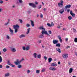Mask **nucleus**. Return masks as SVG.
Listing matches in <instances>:
<instances>
[{"label":"nucleus","instance_id":"obj_1","mask_svg":"<svg viewBox=\"0 0 77 77\" xmlns=\"http://www.w3.org/2000/svg\"><path fill=\"white\" fill-rule=\"evenodd\" d=\"M13 27L14 29L15 33H17L18 32V30L19 29V26L18 25H14L13 26Z\"/></svg>","mask_w":77,"mask_h":77},{"label":"nucleus","instance_id":"obj_2","mask_svg":"<svg viewBox=\"0 0 77 77\" xmlns=\"http://www.w3.org/2000/svg\"><path fill=\"white\" fill-rule=\"evenodd\" d=\"M24 60V58H22L21 60L19 61V59H17L16 61L14 62V63H15V65H17L19 64H20L21 62H22V61H23Z\"/></svg>","mask_w":77,"mask_h":77},{"label":"nucleus","instance_id":"obj_3","mask_svg":"<svg viewBox=\"0 0 77 77\" xmlns=\"http://www.w3.org/2000/svg\"><path fill=\"white\" fill-rule=\"evenodd\" d=\"M42 35H47L48 36H50V35L47 33V31L45 30V29L44 28L42 29Z\"/></svg>","mask_w":77,"mask_h":77},{"label":"nucleus","instance_id":"obj_4","mask_svg":"<svg viewBox=\"0 0 77 77\" xmlns=\"http://www.w3.org/2000/svg\"><path fill=\"white\" fill-rule=\"evenodd\" d=\"M30 46H28L26 47V48L24 46L23 47V50H26V51H28L30 50Z\"/></svg>","mask_w":77,"mask_h":77},{"label":"nucleus","instance_id":"obj_5","mask_svg":"<svg viewBox=\"0 0 77 77\" xmlns=\"http://www.w3.org/2000/svg\"><path fill=\"white\" fill-rule=\"evenodd\" d=\"M63 0H61L60 1V2L58 3V6L59 7H62L63 6Z\"/></svg>","mask_w":77,"mask_h":77},{"label":"nucleus","instance_id":"obj_6","mask_svg":"<svg viewBox=\"0 0 77 77\" xmlns=\"http://www.w3.org/2000/svg\"><path fill=\"white\" fill-rule=\"evenodd\" d=\"M62 57L64 59H67L68 57V54H65L62 55Z\"/></svg>","mask_w":77,"mask_h":77},{"label":"nucleus","instance_id":"obj_7","mask_svg":"<svg viewBox=\"0 0 77 77\" xmlns=\"http://www.w3.org/2000/svg\"><path fill=\"white\" fill-rule=\"evenodd\" d=\"M71 7V5H66L65 6L64 9L65 11H66L67 8H70Z\"/></svg>","mask_w":77,"mask_h":77},{"label":"nucleus","instance_id":"obj_8","mask_svg":"<svg viewBox=\"0 0 77 77\" xmlns=\"http://www.w3.org/2000/svg\"><path fill=\"white\" fill-rule=\"evenodd\" d=\"M29 5L30 6H32V7L34 8H36V5L33 3H29Z\"/></svg>","mask_w":77,"mask_h":77},{"label":"nucleus","instance_id":"obj_9","mask_svg":"<svg viewBox=\"0 0 77 77\" xmlns=\"http://www.w3.org/2000/svg\"><path fill=\"white\" fill-rule=\"evenodd\" d=\"M7 64L8 65H10L12 67H15V65H14L10 63V61L9 60H8L7 62Z\"/></svg>","mask_w":77,"mask_h":77},{"label":"nucleus","instance_id":"obj_10","mask_svg":"<svg viewBox=\"0 0 77 77\" xmlns=\"http://www.w3.org/2000/svg\"><path fill=\"white\" fill-rule=\"evenodd\" d=\"M51 66H57V64L56 62L52 63L51 64Z\"/></svg>","mask_w":77,"mask_h":77},{"label":"nucleus","instance_id":"obj_11","mask_svg":"<svg viewBox=\"0 0 77 77\" xmlns=\"http://www.w3.org/2000/svg\"><path fill=\"white\" fill-rule=\"evenodd\" d=\"M53 42L54 44H57V42H59V40H54L53 41Z\"/></svg>","mask_w":77,"mask_h":77},{"label":"nucleus","instance_id":"obj_12","mask_svg":"<svg viewBox=\"0 0 77 77\" xmlns=\"http://www.w3.org/2000/svg\"><path fill=\"white\" fill-rule=\"evenodd\" d=\"M59 12L60 14H62L63 12H64V9L63 8H62V9H61L60 11Z\"/></svg>","mask_w":77,"mask_h":77},{"label":"nucleus","instance_id":"obj_13","mask_svg":"<svg viewBox=\"0 0 77 77\" xmlns=\"http://www.w3.org/2000/svg\"><path fill=\"white\" fill-rule=\"evenodd\" d=\"M50 70H52V71H55L56 69L55 67H50V68L49 69Z\"/></svg>","mask_w":77,"mask_h":77},{"label":"nucleus","instance_id":"obj_14","mask_svg":"<svg viewBox=\"0 0 77 77\" xmlns=\"http://www.w3.org/2000/svg\"><path fill=\"white\" fill-rule=\"evenodd\" d=\"M11 50L12 51V52H15L16 51V49L14 48H11Z\"/></svg>","mask_w":77,"mask_h":77},{"label":"nucleus","instance_id":"obj_15","mask_svg":"<svg viewBox=\"0 0 77 77\" xmlns=\"http://www.w3.org/2000/svg\"><path fill=\"white\" fill-rule=\"evenodd\" d=\"M31 24L32 27H34L35 26V25L34 24V22L32 20H30Z\"/></svg>","mask_w":77,"mask_h":77},{"label":"nucleus","instance_id":"obj_16","mask_svg":"<svg viewBox=\"0 0 77 77\" xmlns=\"http://www.w3.org/2000/svg\"><path fill=\"white\" fill-rule=\"evenodd\" d=\"M26 37V35L24 34H22L19 36L20 38H24Z\"/></svg>","mask_w":77,"mask_h":77},{"label":"nucleus","instance_id":"obj_17","mask_svg":"<svg viewBox=\"0 0 77 77\" xmlns=\"http://www.w3.org/2000/svg\"><path fill=\"white\" fill-rule=\"evenodd\" d=\"M72 71H73V69L72 68H70L69 70V73H70V74H71V73H72Z\"/></svg>","mask_w":77,"mask_h":77},{"label":"nucleus","instance_id":"obj_18","mask_svg":"<svg viewBox=\"0 0 77 77\" xmlns=\"http://www.w3.org/2000/svg\"><path fill=\"white\" fill-rule=\"evenodd\" d=\"M30 28H28L27 29V32L26 33V35H28L30 32Z\"/></svg>","mask_w":77,"mask_h":77},{"label":"nucleus","instance_id":"obj_19","mask_svg":"<svg viewBox=\"0 0 77 77\" xmlns=\"http://www.w3.org/2000/svg\"><path fill=\"white\" fill-rule=\"evenodd\" d=\"M9 31L11 33V34H12V35H13V32H14V31L13 30L11 29V28H9Z\"/></svg>","mask_w":77,"mask_h":77},{"label":"nucleus","instance_id":"obj_20","mask_svg":"<svg viewBox=\"0 0 77 77\" xmlns=\"http://www.w3.org/2000/svg\"><path fill=\"white\" fill-rule=\"evenodd\" d=\"M56 50L59 53H61V51H60V49L59 48H56Z\"/></svg>","mask_w":77,"mask_h":77},{"label":"nucleus","instance_id":"obj_21","mask_svg":"<svg viewBox=\"0 0 77 77\" xmlns=\"http://www.w3.org/2000/svg\"><path fill=\"white\" fill-rule=\"evenodd\" d=\"M57 38L58 39H60V42H62V38L61 37H60V36H57Z\"/></svg>","mask_w":77,"mask_h":77},{"label":"nucleus","instance_id":"obj_22","mask_svg":"<svg viewBox=\"0 0 77 77\" xmlns=\"http://www.w3.org/2000/svg\"><path fill=\"white\" fill-rule=\"evenodd\" d=\"M48 60L49 62H51L52 61V58L51 57H50L48 59Z\"/></svg>","mask_w":77,"mask_h":77},{"label":"nucleus","instance_id":"obj_23","mask_svg":"<svg viewBox=\"0 0 77 77\" xmlns=\"http://www.w3.org/2000/svg\"><path fill=\"white\" fill-rule=\"evenodd\" d=\"M9 76V73H7L5 74V77H8V76Z\"/></svg>","mask_w":77,"mask_h":77},{"label":"nucleus","instance_id":"obj_24","mask_svg":"<svg viewBox=\"0 0 77 77\" xmlns=\"http://www.w3.org/2000/svg\"><path fill=\"white\" fill-rule=\"evenodd\" d=\"M39 37L40 38H44V35L43 34H42L39 36Z\"/></svg>","mask_w":77,"mask_h":77},{"label":"nucleus","instance_id":"obj_25","mask_svg":"<svg viewBox=\"0 0 77 77\" xmlns=\"http://www.w3.org/2000/svg\"><path fill=\"white\" fill-rule=\"evenodd\" d=\"M2 60L3 59H2V57L1 56H0V63H1L2 62Z\"/></svg>","mask_w":77,"mask_h":77},{"label":"nucleus","instance_id":"obj_26","mask_svg":"<svg viewBox=\"0 0 77 77\" xmlns=\"http://www.w3.org/2000/svg\"><path fill=\"white\" fill-rule=\"evenodd\" d=\"M56 47H60V45L59 43H58L56 45Z\"/></svg>","mask_w":77,"mask_h":77},{"label":"nucleus","instance_id":"obj_27","mask_svg":"<svg viewBox=\"0 0 77 77\" xmlns=\"http://www.w3.org/2000/svg\"><path fill=\"white\" fill-rule=\"evenodd\" d=\"M33 56L35 58H36V56H37V54H36V53H35L33 54Z\"/></svg>","mask_w":77,"mask_h":77},{"label":"nucleus","instance_id":"obj_28","mask_svg":"<svg viewBox=\"0 0 77 77\" xmlns=\"http://www.w3.org/2000/svg\"><path fill=\"white\" fill-rule=\"evenodd\" d=\"M73 32H74V33H76L77 32V31H76V29L74 28L73 29Z\"/></svg>","mask_w":77,"mask_h":77},{"label":"nucleus","instance_id":"obj_29","mask_svg":"<svg viewBox=\"0 0 77 77\" xmlns=\"http://www.w3.org/2000/svg\"><path fill=\"white\" fill-rule=\"evenodd\" d=\"M6 39H10V37L8 35H7L6 37Z\"/></svg>","mask_w":77,"mask_h":77},{"label":"nucleus","instance_id":"obj_30","mask_svg":"<svg viewBox=\"0 0 77 77\" xmlns=\"http://www.w3.org/2000/svg\"><path fill=\"white\" fill-rule=\"evenodd\" d=\"M26 26L27 27H29L30 26V24H29V23H27L26 24Z\"/></svg>","mask_w":77,"mask_h":77},{"label":"nucleus","instance_id":"obj_31","mask_svg":"<svg viewBox=\"0 0 77 77\" xmlns=\"http://www.w3.org/2000/svg\"><path fill=\"white\" fill-rule=\"evenodd\" d=\"M41 55L40 54H39L37 55L38 58H39V59H40V58H41Z\"/></svg>","mask_w":77,"mask_h":77},{"label":"nucleus","instance_id":"obj_32","mask_svg":"<svg viewBox=\"0 0 77 77\" xmlns=\"http://www.w3.org/2000/svg\"><path fill=\"white\" fill-rule=\"evenodd\" d=\"M44 28V27L43 26H40L39 28V29L40 30H42Z\"/></svg>","mask_w":77,"mask_h":77},{"label":"nucleus","instance_id":"obj_33","mask_svg":"<svg viewBox=\"0 0 77 77\" xmlns=\"http://www.w3.org/2000/svg\"><path fill=\"white\" fill-rule=\"evenodd\" d=\"M68 18L69 20H71V19H72V17L71 16H69L68 17Z\"/></svg>","mask_w":77,"mask_h":77},{"label":"nucleus","instance_id":"obj_34","mask_svg":"<svg viewBox=\"0 0 77 77\" xmlns=\"http://www.w3.org/2000/svg\"><path fill=\"white\" fill-rule=\"evenodd\" d=\"M17 67L18 68H21L22 67V66L21 65H19Z\"/></svg>","mask_w":77,"mask_h":77},{"label":"nucleus","instance_id":"obj_35","mask_svg":"<svg viewBox=\"0 0 77 77\" xmlns=\"http://www.w3.org/2000/svg\"><path fill=\"white\" fill-rule=\"evenodd\" d=\"M54 23H53V22H52L51 23V27H53V26H54Z\"/></svg>","mask_w":77,"mask_h":77},{"label":"nucleus","instance_id":"obj_36","mask_svg":"<svg viewBox=\"0 0 77 77\" xmlns=\"http://www.w3.org/2000/svg\"><path fill=\"white\" fill-rule=\"evenodd\" d=\"M36 73H37V74H39V70H36Z\"/></svg>","mask_w":77,"mask_h":77},{"label":"nucleus","instance_id":"obj_37","mask_svg":"<svg viewBox=\"0 0 77 77\" xmlns=\"http://www.w3.org/2000/svg\"><path fill=\"white\" fill-rule=\"evenodd\" d=\"M9 20L8 19V22H7V23H5V26H7V25H8V24L9 23Z\"/></svg>","mask_w":77,"mask_h":77},{"label":"nucleus","instance_id":"obj_38","mask_svg":"<svg viewBox=\"0 0 77 77\" xmlns=\"http://www.w3.org/2000/svg\"><path fill=\"white\" fill-rule=\"evenodd\" d=\"M74 41L75 42H77V38H75V40H74Z\"/></svg>","mask_w":77,"mask_h":77},{"label":"nucleus","instance_id":"obj_39","mask_svg":"<svg viewBox=\"0 0 77 77\" xmlns=\"http://www.w3.org/2000/svg\"><path fill=\"white\" fill-rule=\"evenodd\" d=\"M47 26H48L49 27H51V24L49 23H48L47 24Z\"/></svg>","mask_w":77,"mask_h":77},{"label":"nucleus","instance_id":"obj_40","mask_svg":"<svg viewBox=\"0 0 77 77\" xmlns=\"http://www.w3.org/2000/svg\"><path fill=\"white\" fill-rule=\"evenodd\" d=\"M19 2L20 3H23V1L22 0H19Z\"/></svg>","mask_w":77,"mask_h":77},{"label":"nucleus","instance_id":"obj_41","mask_svg":"<svg viewBox=\"0 0 77 77\" xmlns=\"http://www.w3.org/2000/svg\"><path fill=\"white\" fill-rule=\"evenodd\" d=\"M27 74H29V73H30V70L28 69L27 71Z\"/></svg>","mask_w":77,"mask_h":77},{"label":"nucleus","instance_id":"obj_42","mask_svg":"<svg viewBox=\"0 0 77 77\" xmlns=\"http://www.w3.org/2000/svg\"><path fill=\"white\" fill-rule=\"evenodd\" d=\"M71 15L72 16V17H75V14L73 13V14H72Z\"/></svg>","mask_w":77,"mask_h":77},{"label":"nucleus","instance_id":"obj_43","mask_svg":"<svg viewBox=\"0 0 77 77\" xmlns=\"http://www.w3.org/2000/svg\"><path fill=\"white\" fill-rule=\"evenodd\" d=\"M7 50L6 49V48H4L3 49V51L4 52H6V51H7Z\"/></svg>","mask_w":77,"mask_h":77},{"label":"nucleus","instance_id":"obj_44","mask_svg":"<svg viewBox=\"0 0 77 77\" xmlns=\"http://www.w3.org/2000/svg\"><path fill=\"white\" fill-rule=\"evenodd\" d=\"M19 21L20 22V23L21 24L23 23V21H22V20L21 19H19Z\"/></svg>","mask_w":77,"mask_h":77},{"label":"nucleus","instance_id":"obj_45","mask_svg":"<svg viewBox=\"0 0 77 77\" xmlns=\"http://www.w3.org/2000/svg\"><path fill=\"white\" fill-rule=\"evenodd\" d=\"M35 4L36 5H38V2H35Z\"/></svg>","mask_w":77,"mask_h":77},{"label":"nucleus","instance_id":"obj_46","mask_svg":"<svg viewBox=\"0 0 77 77\" xmlns=\"http://www.w3.org/2000/svg\"><path fill=\"white\" fill-rule=\"evenodd\" d=\"M42 7V6H41V5H40V6L38 7V9H41Z\"/></svg>","mask_w":77,"mask_h":77},{"label":"nucleus","instance_id":"obj_47","mask_svg":"<svg viewBox=\"0 0 77 77\" xmlns=\"http://www.w3.org/2000/svg\"><path fill=\"white\" fill-rule=\"evenodd\" d=\"M3 3V2L2 1L0 0V3H1V4H2Z\"/></svg>","mask_w":77,"mask_h":77},{"label":"nucleus","instance_id":"obj_48","mask_svg":"<svg viewBox=\"0 0 77 77\" xmlns=\"http://www.w3.org/2000/svg\"><path fill=\"white\" fill-rule=\"evenodd\" d=\"M10 68V67H9V66H6V68L8 69V68Z\"/></svg>","mask_w":77,"mask_h":77},{"label":"nucleus","instance_id":"obj_49","mask_svg":"<svg viewBox=\"0 0 77 77\" xmlns=\"http://www.w3.org/2000/svg\"><path fill=\"white\" fill-rule=\"evenodd\" d=\"M40 17L41 18H43V15H42V14H41V15H40Z\"/></svg>","mask_w":77,"mask_h":77},{"label":"nucleus","instance_id":"obj_50","mask_svg":"<svg viewBox=\"0 0 77 77\" xmlns=\"http://www.w3.org/2000/svg\"><path fill=\"white\" fill-rule=\"evenodd\" d=\"M49 33V34H51V31H48Z\"/></svg>","mask_w":77,"mask_h":77},{"label":"nucleus","instance_id":"obj_51","mask_svg":"<svg viewBox=\"0 0 77 77\" xmlns=\"http://www.w3.org/2000/svg\"><path fill=\"white\" fill-rule=\"evenodd\" d=\"M44 59H45V60H47V57H46L45 56V57H44Z\"/></svg>","mask_w":77,"mask_h":77},{"label":"nucleus","instance_id":"obj_52","mask_svg":"<svg viewBox=\"0 0 77 77\" xmlns=\"http://www.w3.org/2000/svg\"><path fill=\"white\" fill-rule=\"evenodd\" d=\"M65 41H66V42H67V41H68V38H66V39H65Z\"/></svg>","mask_w":77,"mask_h":77},{"label":"nucleus","instance_id":"obj_53","mask_svg":"<svg viewBox=\"0 0 77 77\" xmlns=\"http://www.w3.org/2000/svg\"><path fill=\"white\" fill-rule=\"evenodd\" d=\"M70 14L71 15L72 14H73V13H72V11H70Z\"/></svg>","mask_w":77,"mask_h":77},{"label":"nucleus","instance_id":"obj_54","mask_svg":"<svg viewBox=\"0 0 77 77\" xmlns=\"http://www.w3.org/2000/svg\"><path fill=\"white\" fill-rule=\"evenodd\" d=\"M45 71V69H43L42 70V72H43Z\"/></svg>","mask_w":77,"mask_h":77},{"label":"nucleus","instance_id":"obj_55","mask_svg":"<svg viewBox=\"0 0 77 77\" xmlns=\"http://www.w3.org/2000/svg\"><path fill=\"white\" fill-rule=\"evenodd\" d=\"M38 42L39 43H41V40H38Z\"/></svg>","mask_w":77,"mask_h":77},{"label":"nucleus","instance_id":"obj_56","mask_svg":"<svg viewBox=\"0 0 77 77\" xmlns=\"http://www.w3.org/2000/svg\"><path fill=\"white\" fill-rule=\"evenodd\" d=\"M2 65H0V68H2Z\"/></svg>","mask_w":77,"mask_h":77},{"label":"nucleus","instance_id":"obj_57","mask_svg":"<svg viewBox=\"0 0 77 77\" xmlns=\"http://www.w3.org/2000/svg\"><path fill=\"white\" fill-rule=\"evenodd\" d=\"M42 47L43 48H45V46H44L42 45Z\"/></svg>","mask_w":77,"mask_h":77},{"label":"nucleus","instance_id":"obj_58","mask_svg":"<svg viewBox=\"0 0 77 77\" xmlns=\"http://www.w3.org/2000/svg\"><path fill=\"white\" fill-rule=\"evenodd\" d=\"M70 11V9H68L67 10V11L68 12H69V11Z\"/></svg>","mask_w":77,"mask_h":77},{"label":"nucleus","instance_id":"obj_59","mask_svg":"<svg viewBox=\"0 0 77 77\" xmlns=\"http://www.w3.org/2000/svg\"><path fill=\"white\" fill-rule=\"evenodd\" d=\"M57 28H58V29H60V26H58L57 27Z\"/></svg>","mask_w":77,"mask_h":77},{"label":"nucleus","instance_id":"obj_60","mask_svg":"<svg viewBox=\"0 0 77 77\" xmlns=\"http://www.w3.org/2000/svg\"><path fill=\"white\" fill-rule=\"evenodd\" d=\"M58 63L59 65H60V62H58Z\"/></svg>","mask_w":77,"mask_h":77},{"label":"nucleus","instance_id":"obj_61","mask_svg":"<svg viewBox=\"0 0 77 77\" xmlns=\"http://www.w3.org/2000/svg\"><path fill=\"white\" fill-rule=\"evenodd\" d=\"M2 8H0V12H2Z\"/></svg>","mask_w":77,"mask_h":77},{"label":"nucleus","instance_id":"obj_62","mask_svg":"<svg viewBox=\"0 0 77 77\" xmlns=\"http://www.w3.org/2000/svg\"><path fill=\"white\" fill-rule=\"evenodd\" d=\"M28 13H29V14H30V11H28Z\"/></svg>","mask_w":77,"mask_h":77},{"label":"nucleus","instance_id":"obj_63","mask_svg":"<svg viewBox=\"0 0 77 77\" xmlns=\"http://www.w3.org/2000/svg\"><path fill=\"white\" fill-rule=\"evenodd\" d=\"M75 55L77 56V52H75Z\"/></svg>","mask_w":77,"mask_h":77},{"label":"nucleus","instance_id":"obj_64","mask_svg":"<svg viewBox=\"0 0 77 77\" xmlns=\"http://www.w3.org/2000/svg\"><path fill=\"white\" fill-rule=\"evenodd\" d=\"M15 7V5H14L12 6V8H14Z\"/></svg>","mask_w":77,"mask_h":77}]
</instances>
